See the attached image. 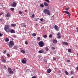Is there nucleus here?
I'll return each mask as SVG.
<instances>
[{
  "instance_id": "f8f14e48",
  "label": "nucleus",
  "mask_w": 78,
  "mask_h": 78,
  "mask_svg": "<svg viewBox=\"0 0 78 78\" xmlns=\"http://www.w3.org/2000/svg\"><path fill=\"white\" fill-rule=\"evenodd\" d=\"M62 44L63 45H65L66 46H67L69 45V43L66 41L63 42Z\"/></svg>"
},
{
  "instance_id": "4c0bfd02",
  "label": "nucleus",
  "mask_w": 78,
  "mask_h": 78,
  "mask_svg": "<svg viewBox=\"0 0 78 78\" xmlns=\"http://www.w3.org/2000/svg\"><path fill=\"white\" fill-rule=\"evenodd\" d=\"M52 35L50 34L49 36V37H50V38H51L52 37Z\"/></svg>"
},
{
  "instance_id": "09e8293b",
  "label": "nucleus",
  "mask_w": 78,
  "mask_h": 78,
  "mask_svg": "<svg viewBox=\"0 0 78 78\" xmlns=\"http://www.w3.org/2000/svg\"><path fill=\"white\" fill-rule=\"evenodd\" d=\"M32 78H36V76H33L32 77Z\"/></svg>"
},
{
  "instance_id": "4468645a",
  "label": "nucleus",
  "mask_w": 78,
  "mask_h": 78,
  "mask_svg": "<svg viewBox=\"0 0 78 78\" xmlns=\"http://www.w3.org/2000/svg\"><path fill=\"white\" fill-rule=\"evenodd\" d=\"M5 16L7 17H9V16H10L11 15H10V14H9V13L8 12L7 13V14L5 15Z\"/></svg>"
},
{
  "instance_id": "a211bd4d",
  "label": "nucleus",
  "mask_w": 78,
  "mask_h": 78,
  "mask_svg": "<svg viewBox=\"0 0 78 78\" xmlns=\"http://www.w3.org/2000/svg\"><path fill=\"white\" fill-rule=\"evenodd\" d=\"M44 6H48V4L45 2H44Z\"/></svg>"
},
{
  "instance_id": "603ef678",
  "label": "nucleus",
  "mask_w": 78,
  "mask_h": 78,
  "mask_svg": "<svg viewBox=\"0 0 78 78\" xmlns=\"http://www.w3.org/2000/svg\"><path fill=\"white\" fill-rule=\"evenodd\" d=\"M68 16L69 18H70V15H69Z\"/></svg>"
},
{
  "instance_id": "864d4df0",
  "label": "nucleus",
  "mask_w": 78,
  "mask_h": 78,
  "mask_svg": "<svg viewBox=\"0 0 78 78\" xmlns=\"http://www.w3.org/2000/svg\"><path fill=\"white\" fill-rule=\"evenodd\" d=\"M3 14V13H0V15H1V16H2V15Z\"/></svg>"
},
{
  "instance_id": "de8ad7c7",
  "label": "nucleus",
  "mask_w": 78,
  "mask_h": 78,
  "mask_svg": "<svg viewBox=\"0 0 78 78\" xmlns=\"http://www.w3.org/2000/svg\"><path fill=\"white\" fill-rule=\"evenodd\" d=\"M0 20L1 22H2V21H3L2 19H0Z\"/></svg>"
},
{
  "instance_id": "a18cd8bd",
  "label": "nucleus",
  "mask_w": 78,
  "mask_h": 78,
  "mask_svg": "<svg viewBox=\"0 0 78 78\" xmlns=\"http://www.w3.org/2000/svg\"><path fill=\"white\" fill-rule=\"evenodd\" d=\"M69 9L68 8H66V11H68L69 10Z\"/></svg>"
},
{
  "instance_id": "6e6d98bb",
  "label": "nucleus",
  "mask_w": 78,
  "mask_h": 78,
  "mask_svg": "<svg viewBox=\"0 0 78 78\" xmlns=\"http://www.w3.org/2000/svg\"><path fill=\"white\" fill-rule=\"evenodd\" d=\"M76 69L77 70H78V66H77L76 68Z\"/></svg>"
},
{
  "instance_id": "b1692460",
  "label": "nucleus",
  "mask_w": 78,
  "mask_h": 78,
  "mask_svg": "<svg viewBox=\"0 0 78 78\" xmlns=\"http://www.w3.org/2000/svg\"><path fill=\"white\" fill-rule=\"evenodd\" d=\"M11 26H12V27H15V26H16V24H12L11 25Z\"/></svg>"
},
{
  "instance_id": "ddd939ff",
  "label": "nucleus",
  "mask_w": 78,
  "mask_h": 78,
  "mask_svg": "<svg viewBox=\"0 0 78 78\" xmlns=\"http://www.w3.org/2000/svg\"><path fill=\"white\" fill-rule=\"evenodd\" d=\"M51 72V69H48L47 70V73H50Z\"/></svg>"
},
{
  "instance_id": "72a5a7b5",
  "label": "nucleus",
  "mask_w": 78,
  "mask_h": 78,
  "mask_svg": "<svg viewBox=\"0 0 78 78\" xmlns=\"http://www.w3.org/2000/svg\"><path fill=\"white\" fill-rule=\"evenodd\" d=\"M25 43L26 45H28V41H26L25 42Z\"/></svg>"
},
{
  "instance_id": "052dcab7",
  "label": "nucleus",
  "mask_w": 78,
  "mask_h": 78,
  "mask_svg": "<svg viewBox=\"0 0 78 78\" xmlns=\"http://www.w3.org/2000/svg\"><path fill=\"white\" fill-rule=\"evenodd\" d=\"M71 78H73V77H72Z\"/></svg>"
},
{
  "instance_id": "2eb2a0df",
  "label": "nucleus",
  "mask_w": 78,
  "mask_h": 78,
  "mask_svg": "<svg viewBox=\"0 0 78 78\" xmlns=\"http://www.w3.org/2000/svg\"><path fill=\"white\" fill-rule=\"evenodd\" d=\"M21 53H23V54H25V53H26V52L25 51V50H21Z\"/></svg>"
},
{
  "instance_id": "7ed1b4c3",
  "label": "nucleus",
  "mask_w": 78,
  "mask_h": 78,
  "mask_svg": "<svg viewBox=\"0 0 78 78\" xmlns=\"http://www.w3.org/2000/svg\"><path fill=\"white\" fill-rule=\"evenodd\" d=\"M9 26L7 24L5 25L4 27V30L6 32H7V33H8V31L9 30Z\"/></svg>"
},
{
  "instance_id": "49530a36",
  "label": "nucleus",
  "mask_w": 78,
  "mask_h": 78,
  "mask_svg": "<svg viewBox=\"0 0 78 78\" xmlns=\"http://www.w3.org/2000/svg\"><path fill=\"white\" fill-rule=\"evenodd\" d=\"M54 60V61H55V60H56V58H55V57H53V58Z\"/></svg>"
},
{
  "instance_id": "f3484780",
  "label": "nucleus",
  "mask_w": 78,
  "mask_h": 78,
  "mask_svg": "<svg viewBox=\"0 0 78 78\" xmlns=\"http://www.w3.org/2000/svg\"><path fill=\"white\" fill-rule=\"evenodd\" d=\"M13 73H14V72L12 71V70H11V71H10L9 72V73L10 75L12 74Z\"/></svg>"
},
{
  "instance_id": "2f4dec72",
  "label": "nucleus",
  "mask_w": 78,
  "mask_h": 78,
  "mask_svg": "<svg viewBox=\"0 0 78 78\" xmlns=\"http://www.w3.org/2000/svg\"><path fill=\"white\" fill-rule=\"evenodd\" d=\"M2 61L3 62H6V61H5V59H2Z\"/></svg>"
},
{
  "instance_id": "f257e3e1",
  "label": "nucleus",
  "mask_w": 78,
  "mask_h": 78,
  "mask_svg": "<svg viewBox=\"0 0 78 78\" xmlns=\"http://www.w3.org/2000/svg\"><path fill=\"white\" fill-rule=\"evenodd\" d=\"M43 12L45 14H47V15H48V16L51 15L50 11L47 9H45L43 11Z\"/></svg>"
},
{
  "instance_id": "4be33fe9",
  "label": "nucleus",
  "mask_w": 78,
  "mask_h": 78,
  "mask_svg": "<svg viewBox=\"0 0 78 78\" xmlns=\"http://www.w3.org/2000/svg\"><path fill=\"white\" fill-rule=\"evenodd\" d=\"M68 52H69V53H70L72 52V49H68Z\"/></svg>"
},
{
  "instance_id": "a878e982",
  "label": "nucleus",
  "mask_w": 78,
  "mask_h": 78,
  "mask_svg": "<svg viewBox=\"0 0 78 78\" xmlns=\"http://www.w3.org/2000/svg\"><path fill=\"white\" fill-rule=\"evenodd\" d=\"M65 72L66 73V75H69V73H68L67 71H65Z\"/></svg>"
},
{
  "instance_id": "e2e57ef3",
  "label": "nucleus",
  "mask_w": 78,
  "mask_h": 78,
  "mask_svg": "<svg viewBox=\"0 0 78 78\" xmlns=\"http://www.w3.org/2000/svg\"><path fill=\"white\" fill-rule=\"evenodd\" d=\"M1 16V15H0V17Z\"/></svg>"
},
{
  "instance_id": "4d7b16f0",
  "label": "nucleus",
  "mask_w": 78,
  "mask_h": 78,
  "mask_svg": "<svg viewBox=\"0 0 78 78\" xmlns=\"http://www.w3.org/2000/svg\"><path fill=\"white\" fill-rule=\"evenodd\" d=\"M35 20H36V21L37 22V21H38L37 20V19H36Z\"/></svg>"
},
{
  "instance_id": "c85d7f7f",
  "label": "nucleus",
  "mask_w": 78,
  "mask_h": 78,
  "mask_svg": "<svg viewBox=\"0 0 78 78\" xmlns=\"http://www.w3.org/2000/svg\"><path fill=\"white\" fill-rule=\"evenodd\" d=\"M13 48L15 50H16L17 48V46H14Z\"/></svg>"
},
{
  "instance_id": "423d86ee",
  "label": "nucleus",
  "mask_w": 78,
  "mask_h": 78,
  "mask_svg": "<svg viewBox=\"0 0 78 78\" xmlns=\"http://www.w3.org/2000/svg\"><path fill=\"white\" fill-rule=\"evenodd\" d=\"M9 32H10L11 33H15V31L12 29H9V30L8 33Z\"/></svg>"
},
{
  "instance_id": "39448f33",
  "label": "nucleus",
  "mask_w": 78,
  "mask_h": 78,
  "mask_svg": "<svg viewBox=\"0 0 78 78\" xmlns=\"http://www.w3.org/2000/svg\"><path fill=\"white\" fill-rule=\"evenodd\" d=\"M40 21H41L43 24H45V20H44L43 18H41L40 19Z\"/></svg>"
},
{
  "instance_id": "f03ea898",
  "label": "nucleus",
  "mask_w": 78,
  "mask_h": 78,
  "mask_svg": "<svg viewBox=\"0 0 78 78\" xmlns=\"http://www.w3.org/2000/svg\"><path fill=\"white\" fill-rule=\"evenodd\" d=\"M14 45V41H9V48H12V46Z\"/></svg>"
},
{
  "instance_id": "bb28decb",
  "label": "nucleus",
  "mask_w": 78,
  "mask_h": 78,
  "mask_svg": "<svg viewBox=\"0 0 78 78\" xmlns=\"http://www.w3.org/2000/svg\"><path fill=\"white\" fill-rule=\"evenodd\" d=\"M40 6L42 8H43V7L44 6V5L43 4H41L40 5Z\"/></svg>"
},
{
  "instance_id": "5701e85b",
  "label": "nucleus",
  "mask_w": 78,
  "mask_h": 78,
  "mask_svg": "<svg viewBox=\"0 0 78 78\" xmlns=\"http://www.w3.org/2000/svg\"><path fill=\"white\" fill-rule=\"evenodd\" d=\"M37 39L38 41H41V37H38L37 38Z\"/></svg>"
},
{
  "instance_id": "aec40b11",
  "label": "nucleus",
  "mask_w": 78,
  "mask_h": 78,
  "mask_svg": "<svg viewBox=\"0 0 78 78\" xmlns=\"http://www.w3.org/2000/svg\"><path fill=\"white\" fill-rule=\"evenodd\" d=\"M65 12L66 13V14H69V15H71V13H70L69 12H68L67 11H65Z\"/></svg>"
},
{
  "instance_id": "c9c22d12",
  "label": "nucleus",
  "mask_w": 78,
  "mask_h": 78,
  "mask_svg": "<svg viewBox=\"0 0 78 78\" xmlns=\"http://www.w3.org/2000/svg\"><path fill=\"white\" fill-rule=\"evenodd\" d=\"M34 16H35V15H34L33 14L32 15L31 17H32L34 18Z\"/></svg>"
},
{
  "instance_id": "8fccbe9b",
  "label": "nucleus",
  "mask_w": 78,
  "mask_h": 78,
  "mask_svg": "<svg viewBox=\"0 0 78 78\" xmlns=\"http://www.w3.org/2000/svg\"><path fill=\"white\" fill-rule=\"evenodd\" d=\"M3 35V34H1V33H0V36H2Z\"/></svg>"
},
{
  "instance_id": "6ab92c4d",
  "label": "nucleus",
  "mask_w": 78,
  "mask_h": 78,
  "mask_svg": "<svg viewBox=\"0 0 78 78\" xmlns=\"http://www.w3.org/2000/svg\"><path fill=\"white\" fill-rule=\"evenodd\" d=\"M9 39L8 38H6L5 39V42H8Z\"/></svg>"
},
{
  "instance_id": "e433bc0d",
  "label": "nucleus",
  "mask_w": 78,
  "mask_h": 78,
  "mask_svg": "<svg viewBox=\"0 0 78 78\" xmlns=\"http://www.w3.org/2000/svg\"><path fill=\"white\" fill-rule=\"evenodd\" d=\"M55 49V48H54L53 47H52V50H54Z\"/></svg>"
},
{
  "instance_id": "412c9836",
  "label": "nucleus",
  "mask_w": 78,
  "mask_h": 78,
  "mask_svg": "<svg viewBox=\"0 0 78 78\" xmlns=\"http://www.w3.org/2000/svg\"><path fill=\"white\" fill-rule=\"evenodd\" d=\"M32 36L34 37L35 36H36V33H33L32 34Z\"/></svg>"
},
{
  "instance_id": "1a4fd4ad",
  "label": "nucleus",
  "mask_w": 78,
  "mask_h": 78,
  "mask_svg": "<svg viewBox=\"0 0 78 78\" xmlns=\"http://www.w3.org/2000/svg\"><path fill=\"white\" fill-rule=\"evenodd\" d=\"M17 4L15 2H13V3L11 5L12 7H16Z\"/></svg>"
},
{
  "instance_id": "c756f323",
  "label": "nucleus",
  "mask_w": 78,
  "mask_h": 78,
  "mask_svg": "<svg viewBox=\"0 0 78 78\" xmlns=\"http://www.w3.org/2000/svg\"><path fill=\"white\" fill-rule=\"evenodd\" d=\"M8 71H9V72L10 71L12 70V69H11V68H8Z\"/></svg>"
},
{
  "instance_id": "9b49d317",
  "label": "nucleus",
  "mask_w": 78,
  "mask_h": 78,
  "mask_svg": "<svg viewBox=\"0 0 78 78\" xmlns=\"http://www.w3.org/2000/svg\"><path fill=\"white\" fill-rule=\"evenodd\" d=\"M52 42L53 44H57V42H58V41H57V40H56L54 39L52 40Z\"/></svg>"
},
{
  "instance_id": "20e7f679",
  "label": "nucleus",
  "mask_w": 78,
  "mask_h": 78,
  "mask_svg": "<svg viewBox=\"0 0 78 78\" xmlns=\"http://www.w3.org/2000/svg\"><path fill=\"white\" fill-rule=\"evenodd\" d=\"M38 45L40 47H42L44 46V43L42 41L38 42Z\"/></svg>"
},
{
  "instance_id": "680f3d73",
  "label": "nucleus",
  "mask_w": 78,
  "mask_h": 78,
  "mask_svg": "<svg viewBox=\"0 0 78 78\" xmlns=\"http://www.w3.org/2000/svg\"><path fill=\"white\" fill-rule=\"evenodd\" d=\"M47 9H48V8H47Z\"/></svg>"
},
{
  "instance_id": "13d9d810",
  "label": "nucleus",
  "mask_w": 78,
  "mask_h": 78,
  "mask_svg": "<svg viewBox=\"0 0 78 78\" xmlns=\"http://www.w3.org/2000/svg\"><path fill=\"white\" fill-rule=\"evenodd\" d=\"M23 26L24 27H26V25L25 24Z\"/></svg>"
},
{
  "instance_id": "c03bdc74",
  "label": "nucleus",
  "mask_w": 78,
  "mask_h": 78,
  "mask_svg": "<svg viewBox=\"0 0 78 78\" xmlns=\"http://www.w3.org/2000/svg\"><path fill=\"white\" fill-rule=\"evenodd\" d=\"M71 74H73V72L72 71L71 72Z\"/></svg>"
},
{
  "instance_id": "0eeeda50",
  "label": "nucleus",
  "mask_w": 78,
  "mask_h": 78,
  "mask_svg": "<svg viewBox=\"0 0 78 78\" xmlns=\"http://www.w3.org/2000/svg\"><path fill=\"white\" fill-rule=\"evenodd\" d=\"M24 59H25V60L24 59H23L22 60V63H23V64H25L26 63V62H27V59H26V58H24Z\"/></svg>"
},
{
  "instance_id": "bf43d9fd",
  "label": "nucleus",
  "mask_w": 78,
  "mask_h": 78,
  "mask_svg": "<svg viewBox=\"0 0 78 78\" xmlns=\"http://www.w3.org/2000/svg\"><path fill=\"white\" fill-rule=\"evenodd\" d=\"M4 67H5V68H6V67L5 66H4Z\"/></svg>"
},
{
  "instance_id": "7c9ffc66",
  "label": "nucleus",
  "mask_w": 78,
  "mask_h": 78,
  "mask_svg": "<svg viewBox=\"0 0 78 78\" xmlns=\"http://www.w3.org/2000/svg\"><path fill=\"white\" fill-rule=\"evenodd\" d=\"M19 13L20 14H21L22 13V11L20 10L19 12Z\"/></svg>"
},
{
  "instance_id": "473e14b6",
  "label": "nucleus",
  "mask_w": 78,
  "mask_h": 78,
  "mask_svg": "<svg viewBox=\"0 0 78 78\" xmlns=\"http://www.w3.org/2000/svg\"><path fill=\"white\" fill-rule=\"evenodd\" d=\"M45 2H48V3H50V1L49 0H44Z\"/></svg>"
},
{
  "instance_id": "6e6552de",
  "label": "nucleus",
  "mask_w": 78,
  "mask_h": 78,
  "mask_svg": "<svg viewBox=\"0 0 78 78\" xmlns=\"http://www.w3.org/2000/svg\"><path fill=\"white\" fill-rule=\"evenodd\" d=\"M54 28L55 29V30H56V31H59V28L57 26V25H55Z\"/></svg>"
},
{
  "instance_id": "a19ab883",
  "label": "nucleus",
  "mask_w": 78,
  "mask_h": 78,
  "mask_svg": "<svg viewBox=\"0 0 78 78\" xmlns=\"http://www.w3.org/2000/svg\"><path fill=\"white\" fill-rule=\"evenodd\" d=\"M44 61L45 62H47V60L46 59H45V58L44 59Z\"/></svg>"
},
{
  "instance_id": "cd10ccee",
  "label": "nucleus",
  "mask_w": 78,
  "mask_h": 78,
  "mask_svg": "<svg viewBox=\"0 0 78 78\" xmlns=\"http://www.w3.org/2000/svg\"><path fill=\"white\" fill-rule=\"evenodd\" d=\"M10 10L12 11H14V8H10Z\"/></svg>"
},
{
  "instance_id": "dca6fc26",
  "label": "nucleus",
  "mask_w": 78,
  "mask_h": 78,
  "mask_svg": "<svg viewBox=\"0 0 78 78\" xmlns=\"http://www.w3.org/2000/svg\"><path fill=\"white\" fill-rule=\"evenodd\" d=\"M44 51H43V50H40L38 51V53H44Z\"/></svg>"
},
{
  "instance_id": "f704fd0d",
  "label": "nucleus",
  "mask_w": 78,
  "mask_h": 78,
  "mask_svg": "<svg viewBox=\"0 0 78 78\" xmlns=\"http://www.w3.org/2000/svg\"><path fill=\"white\" fill-rule=\"evenodd\" d=\"M46 51H48V47H46L45 48Z\"/></svg>"
},
{
  "instance_id": "79ce46f5",
  "label": "nucleus",
  "mask_w": 78,
  "mask_h": 78,
  "mask_svg": "<svg viewBox=\"0 0 78 78\" xmlns=\"http://www.w3.org/2000/svg\"><path fill=\"white\" fill-rule=\"evenodd\" d=\"M67 62H70V61L69 60H68L67 61Z\"/></svg>"
},
{
  "instance_id": "5fc2aeb1",
  "label": "nucleus",
  "mask_w": 78,
  "mask_h": 78,
  "mask_svg": "<svg viewBox=\"0 0 78 78\" xmlns=\"http://www.w3.org/2000/svg\"><path fill=\"white\" fill-rule=\"evenodd\" d=\"M27 12V10H25V12Z\"/></svg>"
},
{
  "instance_id": "58836bf2",
  "label": "nucleus",
  "mask_w": 78,
  "mask_h": 78,
  "mask_svg": "<svg viewBox=\"0 0 78 78\" xmlns=\"http://www.w3.org/2000/svg\"><path fill=\"white\" fill-rule=\"evenodd\" d=\"M7 56L8 57H9V56H10V55L9 54H7Z\"/></svg>"
},
{
  "instance_id": "9d476101",
  "label": "nucleus",
  "mask_w": 78,
  "mask_h": 78,
  "mask_svg": "<svg viewBox=\"0 0 78 78\" xmlns=\"http://www.w3.org/2000/svg\"><path fill=\"white\" fill-rule=\"evenodd\" d=\"M57 38L58 39H61V34L59 33H58L57 34Z\"/></svg>"
},
{
  "instance_id": "3c124183",
  "label": "nucleus",
  "mask_w": 78,
  "mask_h": 78,
  "mask_svg": "<svg viewBox=\"0 0 78 78\" xmlns=\"http://www.w3.org/2000/svg\"><path fill=\"white\" fill-rule=\"evenodd\" d=\"M4 59V57H3V56H2V60L3 59Z\"/></svg>"
},
{
  "instance_id": "ea45409f",
  "label": "nucleus",
  "mask_w": 78,
  "mask_h": 78,
  "mask_svg": "<svg viewBox=\"0 0 78 78\" xmlns=\"http://www.w3.org/2000/svg\"><path fill=\"white\" fill-rule=\"evenodd\" d=\"M13 37H16L17 36V35H13Z\"/></svg>"
},
{
  "instance_id": "37998d69",
  "label": "nucleus",
  "mask_w": 78,
  "mask_h": 78,
  "mask_svg": "<svg viewBox=\"0 0 78 78\" xmlns=\"http://www.w3.org/2000/svg\"><path fill=\"white\" fill-rule=\"evenodd\" d=\"M6 53V51H5L4 52H3V53L4 54H5Z\"/></svg>"
},
{
  "instance_id": "393cba45",
  "label": "nucleus",
  "mask_w": 78,
  "mask_h": 78,
  "mask_svg": "<svg viewBox=\"0 0 78 78\" xmlns=\"http://www.w3.org/2000/svg\"><path fill=\"white\" fill-rule=\"evenodd\" d=\"M43 37L44 38H46L47 37V35H43Z\"/></svg>"
}]
</instances>
